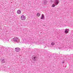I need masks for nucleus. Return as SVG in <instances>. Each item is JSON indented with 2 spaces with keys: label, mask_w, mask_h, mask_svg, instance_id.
Here are the masks:
<instances>
[{
  "label": "nucleus",
  "mask_w": 73,
  "mask_h": 73,
  "mask_svg": "<svg viewBox=\"0 0 73 73\" xmlns=\"http://www.w3.org/2000/svg\"><path fill=\"white\" fill-rule=\"evenodd\" d=\"M37 58H38L37 56L33 55L32 57V59L33 61H37Z\"/></svg>",
  "instance_id": "1"
},
{
  "label": "nucleus",
  "mask_w": 73,
  "mask_h": 73,
  "mask_svg": "<svg viewBox=\"0 0 73 73\" xmlns=\"http://www.w3.org/2000/svg\"><path fill=\"white\" fill-rule=\"evenodd\" d=\"M0 60L1 61V62H2V64L5 63V62H6V61H7V60L5 58L4 59L2 58H1L0 59Z\"/></svg>",
  "instance_id": "2"
},
{
  "label": "nucleus",
  "mask_w": 73,
  "mask_h": 73,
  "mask_svg": "<svg viewBox=\"0 0 73 73\" xmlns=\"http://www.w3.org/2000/svg\"><path fill=\"white\" fill-rule=\"evenodd\" d=\"M54 3L55 5H57L59 3V0H54Z\"/></svg>",
  "instance_id": "3"
},
{
  "label": "nucleus",
  "mask_w": 73,
  "mask_h": 73,
  "mask_svg": "<svg viewBox=\"0 0 73 73\" xmlns=\"http://www.w3.org/2000/svg\"><path fill=\"white\" fill-rule=\"evenodd\" d=\"M13 40L15 42H17L18 41V38L17 37H15L13 39Z\"/></svg>",
  "instance_id": "4"
},
{
  "label": "nucleus",
  "mask_w": 73,
  "mask_h": 73,
  "mask_svg": "<svg viewBox=\"0 0 73 73\" xmlns=\"http://www.w3.org/2000/svg\"><path fill=\"white\" fill-rule=\"evenodd\" d=\"M21 19L22 20H25L26 19V17L24 15H22L21 17Z\"/></svg>",
  "instance_id": "5"
},
{
  "label": "nucleus",
  "mask_w": 73,
  "mask_h": 73,
  "mask_svg": "<svg viewBox=\"0 0 73 73\" xmlns=\"http://www.w3.org/2000/svg\"><path fill=\"white\" fill-rule=\"evenodd\" d=\"M15 50L16 52H20V48H15Z\"/></svg>",
  "instance_id": "6"
},
{
  "label": "nucleus",
  "mask_w": 73,
  "mask_h": 73,
  "mask_svg": "<svg viewBox=\"0 0 73 73\" xmlns=\"http://www.w3.org/2000/svg\"><path fill=\"white\" fill-rule=\"evenodd\" d=\"M47 3H48V1H46V0H45L43 1L42 3H43V4L45 5V4H46Z\"/></svg>",
  "instance_id": "7"
},
{
  "label": "nucleus",
  "mask_w": 73,
  "mask_h": 73,
  "mask_svg": "<svg viewBox=\"0 0 73 73\" xmlns=\"http://www.w3.org/2000/svg\"><path fill=\"white\" fill-rule=\"evenodd\" d=\"M40 19L41 20H45V17H44V14H42V16L41 17Z\"/></svg>",
  "instance_id": "8"
},
{
  "label": "nucleus",
  "mask_w": 73,
  "mask_h": 73,
  "mask_svg": "<svg viewBox=\"0 0 73 73\" xmlns=\"http://www.w3.org/2000/svg\"><path fill=\"white\" fill-rule=\"evenodd\" d=\"M69 30L68 29H66L64 31V33L65 34H67V33H68Z\"/></svg>",
  "instance_id": "9"
},
{
  "label": "nucleus",
  "mask_w": 73,
  "mask_h": 73,
  "mask_svg": "<svg viewBox=\"0 0 73 73\" xmlns=\"http://www.w3.org/2000/svg\"><path fill=\"white\" fill-rule=\"evenodd\" d=\"M21 13V11L20 10H18L17 11V13L18 14H20Z\"/></svg>",
  "instance_id": "10"
},
{
  "label": "nucleus",
  "mask_w": 73,
  "mask_h": 73,
  "mask_svg": "<svg viewBox=\"0 0 73 73\" xmlns=\"http://www.w3.org/2000/svg\"><path fill=\"white\" fill-rule=\"evenodd\" d=\"M3 50L4 51H5V52H6L7 51V48H6V47H3Z\"/></svg>",
  "instance_id": "11"
},
{
  "label": "nucleus",
  "mask_w": 73,
  "mask_h": 73,
  "mask_svg": "<svg viewBox=\"0 0 73 73\" xmlns=\"http://www.w3.org/2000/svg\"><path fill=\"white\" fill-rule=\"evenodd\" d=\"M36 16L38 17H40V13H38L36 14Z\"/></svg>",
  "instance_id": "12"
},
{
  "label": "nucleus",
  "mask_w": 73,
  "mask_h": 73,
  "mask_svg": "<svg viewBox=\"0 0 73 73\" xmlns=\"http://www.w3.org/2000/svg\"><path fill=\"white\" fill-rule=\"evenodd\" d=\"M54 44H55V43L54 42H52L51 43V45L52 46L54 45Z\"/></svg>",
  "instance_id": "13"
},
{
  "label": "nucleus",
  "mask_w": 73,
  "mask_h": 73,
  "mask_svg": "<svg viewBox=\"0 0 73 73\" xmlns=\"http://www.w3.org/2000/svg\"><path fill=\"white\" fill-rule=\"evenodd\" d=\"M52 0H50V3H53V1Z\"/></svg>",
  "instance_id": "14"
},
{
  "label": "nucleus",
  "mask_w": 73,
  "mask_h": 73,
  "mask_svg": "<svg viewBox=\"0 0 73 73\" xmlns=\"http://www.w3.org/2000/svg\"><path fill=\"white\" fill-rule=\"evenodd\" d=\"M55 5H52V7H55Z\"/></svg>",
  "instance_id": "15"
},
{
  "label": "nucleus",
  "mask_w": 73,
  "mask_h": 73,
  "mask_svg": "<svg viewBox=\"0 0 73 73\" xmlns=\"http://www.w3.org/2000/svg\"><path fill=\"white\" fill-rule=\"evenodd\" d=\"M22 41H23V42H24V40L22 39Z\"/></svg>",
  "instance_id": "16"
},
{
  "label": "nucleus",
  "mask_w": 73,
  "mask_h": 73,
  "mask_svg": "<svg viewBox=\"0 0 73 73\" xmlns=\"http://www.w3.org/2000/svg\"><path fill=\"white\" fill-rule=\"evenodd\" d=\"M62 64H64V61L62 62Z\"/></svg>",
  "instance_id": "17"
},
{
  "label": "nucleus",
  "mask_w": 73,
  "mask_h": 73,
  "mask_svg": "<svg viewBox=\"0 0 73 73\" xmlns=\"http://www.w3.org/2000/svg\"><path fill=\"white\" fill-rule=\"evenodd\" d=\"M7 41H9V40H7Z\"/></svg>",
  "instance_id": "18"
},
{
  "label": "nucleus",
  "mask_w": 73,
  "mask_h": 73,
  "mask_svg": "<svg viewBox=\"0 0 73 73\" xmlns=\"http://www.w3.org/2000/svg\"><path fill=\"white\" fill-rule=\"evenodd\" d=\"M59 49H61V48H59Z\"/></svg>",
  "instance_id": "19"
},
{
  "label": "nucleus",
  "mask_w": 73,
  "mask_h": 73,
  "mask_svg": "<svg viewBox=\"0 0 73 73\" xmlns=\"http://www.w3.org/2000/svg\"><path fill=\"white\" fill-rule=\"evenodd\" d=\"M50 57H52V56L51 55V56H50Z\"/></svg>",
  "instance_id": "20"
},
{
  "label": "nucleus",
  "mask_w": 73,
  "mask_h": 73,
  "mask_svg": "<svg viewBox=\"0 0 73 73\" xmlns=\"http://www.w3.org/2000/svg\"><path fill=\"white\" fill-rule=\"evenodd\" d=\"M5 68V67H4V68Z\"/></svg>",
  "instance_id": "21"
}]
</instances>
